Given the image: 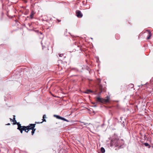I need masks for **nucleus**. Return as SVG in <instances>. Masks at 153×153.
<instances>
[{
  "label": "nucleus",
  "mask_w": 153,
  "mask_h": 153,
  "mask_svg": "<svg viewBox=\"0 0 153 153\" xmlns=\"http://www.w3.org/2000/svg\"><path fill=\"white\" fill-rule=\"evenodd\" d=\"M13 124H14V125L17 124L18 125V128H21L22 127V126H21V124L20 123H19L17 122L16 121V123L15 122L13 123Z\"/></svg>",
  "instance_id": "7"
},
{
  "label": "nucleus",
  "mask_w": 153,
  "mask_h": 153,
  "mask_svg": "<svg viewBox=\"0 0 153 153\" xmlns=\"http://www.w3.org/2000/svg\"><path fill=\"white\" fill-rule=\"evenodd\" d=\"M34 14V13H33V11H32L31 12L30 15V18L31 19H32L33 18V16Z\"/></svg>",
  "instance_id": "11"
},
{
  "label": "nucleus",
  "mask_w": 153,
  "mask_h": 153,
  "mask_svg": "<svg viewBox=\"0 0 153 153\" xmlns=\"http://www.w3.org/2000/svg\"><path fill=\"white\" fill-rule=\"evenodd\" d=\"M104 125V124L103 123L102 125V127Z\"/></svg>",
  "instance_id": "28"
},
{
  "label": "nucleus",
  "mask_w": 153,
  "mask_h": 153,
  "mask_svg": "<svg viewBox=\"0 0 153 153\" xmlns=\"http://www.w3.org/2000/svg\"><path fill=\"white\" fill-rule=\"evenodd\" d=\"M92 104H93L94 105H95L96 103H95L92 102Z\"/></svg>",
  "instance_id": "30"
},
{
  "label": "nucleus",
  "mask_w": 153,
  "mask_h": 153,
  "mask_svg": "<svg viewBox=\"0 0 153 153\" xmlns=\"http://www.w3.org/2000/svg\"><path fill=\"white\" fill-rule=\"evenodd\" d=\"M77 46H78V47H79V46L78 45Z\"/></svg>",
  "instance_id": "33"
},
{
  "label": "nucleus",
  "mask_w": 153,
  "mask_h": 153,
  "mask_svg": "<svg viewBox=\"0 0 153 153\" xmlns=\"http://www.w3.org/2000/svg\"><path fill=\"white\" fill-rule=\"evenodd\" d=\"M53 116L55 117H56L57 119H58L59 116L54 114L53 115Z\"/></svg>",
  "instance_id": "19"
},
{
  "label": "nucleus",
  "mask_w": 153,
  "mask_h": 153,
  "mask_svg": "<svg viewBox=\"0 0 153 153\" xmlns=\"http://www.w3.org/2000/svg\"><path fill=\"white\" fill-rule=\"evenodd\" d=\"M92 91L90 90H87L85 92H84L85 93L88 94L92 92Z\"/></svg>",
  "instance_id": "10"
},
{
  "label": "nucleus",
  "mask_w": 153,
  "mask_h": 153,
  "mask_svg": "<svg viewBox=\"0 0 153 153\" xmlns=\"http://www.w3.org/2000/svg\"><path fill=\"white\" fill-rule=\"evenodd\" d=\"M27 127H26V126H23L21 128H17V129L20 131L21 133L22 134L23 131H25V132L28 133V131H26L27 130H26V128H27Z\"/></svg>",
  "instance_id": "3"
},
{
  "label": "nucleus",
  "mask_w": 153,
  "mask_h": 153,
  "mask_svg": "<svg viewBox=\"0 0 153 153\" xmlns=\"http://www.w3.org/2000/svg\"><path fill=\"white\" fill-rule=\"evenodd\" d=\"M42 122H46V120L44 118H43L42 119Z\"/></svg>",
  "instance_id": "24"
},
{
  "label": "nucleus",
  "mask_w": 153,
  "mask_h": 153,
  "mask_svg": "<svg viewBox=\"0 0 153 153\" xmlns=\"http://www.w3.org/2000/svg\"><path fill=\"white\" fill-rule=\"evenodd\" d=\"M13 119H12L11 118H10V120L11 121L13 122V123H14V122L16 123V121L15 120V115H13Z\"/></svg>",
  "instance_id": "9"
},
{
  "label": "nucleus",
  "mask_w": 153,
  "mask_h": 153,
  "mask_svg": "<svg viewBox=\"0 0 153 153\" xmlns=\"http://www.w3.org/2000/svg\"><path fill=\"white\" fill-rule=\"evenodd\" d=\"M100 90H102V86L100 83L98 84Z\"/></svg>",
  "instance_id": "12"
},
{
  "label": "nucleus",
  "mask_w": 153,
  "mask_h": 153,
  "mask_svg": "<svg viewBox=\"0 0 153 153\" xmlns=\"http://www.w3.org/2000/svg\"><path fill=\"white\" fill-rule=\"evenodd\" d=\"M134 86V84H130L129 85V87L131 88H133Z\"/></svg>",
  "instance_id": "17"
},
{
  "label": "nucleus",
  "mask_w": 153,
  "mask_h": 153,
  "mask_svg": "<svg viewBox=\"0 0 153 153\" xmlns=\"http://www.w3.org/2000/svg\"><path fill=\"white\" fill-rule=\"evenodd\" d=\"M100 82H101V80L99 79H98L97 80V82L98 84L100 83Z\"/></svg>",
  "instance_id": "20"
},
{
  "label": "nucleus",
  "mask_w": 153,
  "mask_h": 153,
  "mask_svg": "<svg viewBox=\"0 0 153 153\" xmlns=\"http://www.w3.org/2000/svg\"><path fill=\"white\" fill-rule=\"evenodd\" d=\"M149 35L147 37V39H150V37H151V36H152V34L150 32H149Z\"/></svg>",
  "instance_id": "14"
},
{
  "label": "nucleus",
  "mask_w": 153,
  "mask_h": 153,
  "mask_svg": "<svg viewBox=\"0 0 153 153\" xmlns=\"http://www.w3.org/2000/svg\"><path fill=\"white\" fill-rule=\"evenodd\" d=\"M144 145L148 147L149 149L151 147L150 145L147 143H144Z\"/></svg>",
  "instance_id": "8"
},
{
  "label": "nucleus",
  "mask_w": 153,
  "mask_h": 153,
  "mask_svg": "<svg viewBox=\"0 0 153 153\" xmlns=\"http://www.w3.org/2000/svg\"><path fill=\"white\" fill-rule=\"evenodd\" d=\"M63 120H64V121H66L67 122H69V120H66V119H65L64 118H63Z\"/></svg>",
  "instance_id": "22"
},
{
  "label": "nucleus",
  "mask_w": 153,
  "mask_h": 153,
  "mask_svg": "<svg viewBox=\"0 0 153 153\" xmlns=\"http://www.w3.org/2000/svg\"><path fill=\"white\" fill-rule=\"evenodd\" d=\"M102 90H100V92H98L97 94L95 93L94 94L97 95L98 96H100V95H101V93L102 92Z\"/></svg>",
  "instance_id": "15"
},
{
  "label": "nucleus",
  "mask_w": 153,
  "mask_h": 153,
  "mask_svg": "<svg viewBox=\"0 0 153 153\" xmlns=\"http://www.w3.org/2000/svg\"><path fill=\"white\" fill-rule=\"evenodd\" d=\"M6 125H10V123H8Z\"/></svg>",
  "instance_id": "27"
},
{
  "label": "nucleus",
  "mask_w": 153,
  "mask_h": 153,
  "mask_svg": "<svg viewBox=\"0 0 153 153\" xmlns=\"http://www.w3.org/2000/svg\"><path fill=\"white\" fill-rule=\"evenodd\" d=\"M42 123V122H41V123Z\"/></svg>",
  "instance_id": "31"
},
{
  "label": "nucleus",
  "mask_w": 153,
  "mask_h": 153,
  "mask_svg": "<svg viewBox=\"0 0 153 153\" xmlns=\"http://www.w3.org/2000/svg\"><path fill=\"white\" fill-rule=\"evenodd\" d=\"M41 44L42 46V48H44L46 47L47 46V45H43V43H42V41Z\"/></svg>",
  "instance_id": "18"
},
{
  "label": "nucleus",
  "mask_w": 153,
  "mask_h": 153,
  "mask_svg": "<svg viewBox=\"0 0 153 153\" xmlns=\"http://www.w3.org/2000/svg\"><path fill=\"white\" fill-rule=\"evenodd\" d=\"M91 39H92V38H91Z\"/></svg>",
  "instance_id": "34"
},
{
  "label": "nucleus",
  "mask_w": 153,
  "mask_h": 153,
  "mask_svg": "<svg viewBox=\"0 0 153 153\" xmlns=\"http://www.w3.org/2000/svg\"><path fill=\"white\" fill-rule=\"evenodd\" d=\"M63 56V54H59V56L60 57H62Z\"/></svg>",
  "instance_id": "23"
},
{
  "label": "nucleus",
  "mask_w": 153,
  "mask_h": 153,
  "mask_svg": "<svg viewBox=\"0 0 153 153\" xmlns=\"http://www.w3.org/2000/svg\"><path fill=\"white\" fill-rule=\"evenodd\" d=\"M100 151L102 153H104L105 152V150L104 148L103 147H101L100 148Z\"/></svg>",
  "instance_id": "13"
},
{
  "label": "nucleus",
  "mask_w": 153,
  "mask_h": 153,
  "mask_svg": "<svg viewBox=\"0 0 153 153\" xmlns=\"http://www.w3.org/2000/svg\"><path fill=\"white\" fill-rule=\"evenodd\" d=\"M43 118H46V116L45 114H44L43 115Z\"/></svg>",
  "instance_id": "25"
},
{
  "label": "nucleus",
  "mask_w": 153,
  "mask_h": 153,
  "mask_svg": "<svg viewBox=\"0 0 153 153\" xmlns=\"http://www.w3.org/2000/svg\"><path fill=\"white\" fill-rule=\"evenodd\" d=\"M35 125L36 124H30L28 126H26V127H27L26 128L28 131V132L30 130H32L35 128Z\"/></svg>",
  "instance_id": "2"
},
{
  "label": "nucleus",
  "mask_w": 153,
  "mask_h": 153,
  "mask_svg": "<svg viewBox=\"0 0 153 153\" xmlns=\"http://www.w3.org/2000/svg\"><path fill=\"white\" fill-rule=\"evenodd\" d=\"M57 20L59 22L61 21V20H59L58 19H57Z\"/></svg>",
  "instance_id": "26"
},
{
  "label": "nucleus",
  "mask_w": 153,
  "mask_h": 153,
  "mask_svg": "<svg viewBox=\"0 0 153 153\" xmlns=\"http://www.w3.org/2000/svg\"><path fill=\"white\" fill-rule=\"evenodd\" d=\"M74 69L76 71H78L77 69H76L74 68Z\"/></svg>",
  "instance_id": "29"
},
{
  "label": "nucleus",
  "mask_w": 153,
  "mask_h": 153,
  "mask_svg": "<svg viewBox=\"0 0 153 153\" xmlns=\"http://www.w3.org/2000/svg\"><path fill=\"white\" fill-rule=\"evenodd\" d=\"M63 118H64V117H61L59 116V118H58V119H60V120H63Z\"/></svg>",
  "instance_id": "21"
},
{
  "label": "nucleus",
  "mask_w": 153,
  "mask_h": 153,
  "mask_svg": "<svg viewBox=\"0 0 153 153\" xmlns=\"http://www.w3.org/2000/svg\"><path fill=\"white\" fill-rule=\"evenodd\" d=\"M97 102L104 103V99L101 98L100 97H95Z\"/></svg>",
  "instance_id": "4"
},
{
  "label": "nucleus",
  "mask_w": 153,
  "mask_h": 153,
  "mask_svg": "<svg viewBox=\"0 0 153 153\" xmlns=\"http://www.w3.org/2000/svg\"><path fill=\"white\" fill-rule=\"evenodd\" d=\"M76 14L78 18H81L82 16V14L81 11L79 10H77L76 11Z\"/></svg>",
  "instance_id": "5"
},
{
  "label": "nucleus",
  "mask_w": 153,
  "mask_h": 153,
  "mask_svg": "<svg viewBox=\"0 0 153 153\" xmlns=\"http://www.w3.org/2000/svg\"><path fill=\"white\" fill-rule=\"evenodd\" d=\"M110 100V97L109 96H107L106 99H104V103L107 102H109Z\"/></svg>",
  "instance_id": "6"
},
{
  "label": "nucleus",
  "mask_w": 153,
  "mask_h": 153,
  "mask_svg": "<svg viewBox=\"0 0 153 153\" xmlns=\"http://www.w3.org/2000/svg\"><path fill=\"white\" fill-rule=\"evenodd\" d=\"M94 106V107H96V105H95Z\"/></svg>",
  "instance_id": "32"
},
{
  "label": "nucleus",
  "mask_w": 153,
  "mask_h": 153,
  "mask_svg": "<svg viewBox=\"0 0 153 153\" xmlns=\"http://www.w3.org/2000/svg\"><path fill=\"white\" fill-rule=\"evenodd\" d=\"M124 144V141L122 139L113 138L111 141V146L115 147H121Z\"/></svg>",
  "instance_id": "1"
},
{
  "label": "nucleus",
  "mask_w": 153,
  "mask_h": 153,
  "mask_svg": "<svg viewBox=\"0 0 153 153\" xmlns=\"http://www.w3.org/2000/svg\"><path fill=\"white\" fill-rule=\"evenodd\" d=\"M32 131H31V134H32V135H33V134L34 133L35 131L36 130V128H34V129H32Z\"/></svg>",
  "instance_id": "16"
}]
</instances>
